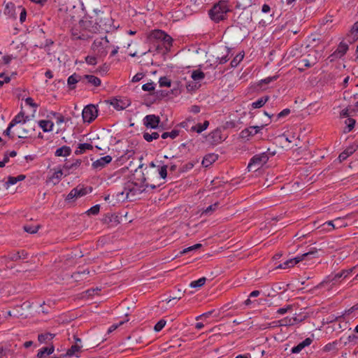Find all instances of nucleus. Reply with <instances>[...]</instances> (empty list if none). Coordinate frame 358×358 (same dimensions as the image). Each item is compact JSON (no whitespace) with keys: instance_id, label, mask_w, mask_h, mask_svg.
<instances>
[{"instance_id":"1","label":"nucleus","mask_w":358,"mask_h":358,"mask_svg":"<svg viewBox=\"0 0 358 358\" xmlns=\"http://www.w3.org/2000/svg\"><path fill=\"white\" fill-rule=\"evenodd\" d=\"M229 6L227 1L221 0L215 3L209 10L208 14L212 20L219 22L227 17V14L230 12Z\"/></svg>"},{"instance_id":"2","label":"nucleus","mask_w":358,"mask_h":358,"mask_svg":"<svg viewBox=\"0 0 358 358\" xmlns=\"http://www.w3.org/2000/svg\"><path fill=\"white\" fill-rule=\"evenodd\" d=\"M149 187L148 183H145V178H143L141 182L137 181L134 182H129L127 183L124 190L126 191L127 197L129 198V196H134L136 195L140 194L142 192H145L146 188ZM151 189H155L157 185H150Z\"/></svg>"},{"instance_id":"3","label":"nucleus","mask_w":358,"mask_h":358,"mask_svg":"<svg viewBox=\"0 0 358 358\" xmlns=\"http://www.w3.org/2000/svg\"><path fill=\"white\" fill-rule=\"evenodd\" d=\"M317 253V251L316 250H310L309 252H307L301 255V256H297L293 259H290L285 261L282 264H280L278 266H276V268L286 269V268L293 267L295 264L303 261L306 257H315V255Z\"/></svg>"},{"instance_id":"4","label":"nucleus","mask_w":358,"mask_h":358,"mask_svg":"<svg viewBox=\"0 0 358 358\" xmlns=\"http://www.w3.org/2000/svg\"><path fill=\"white\" fill-rule=\"evenodd\" d=\"M107 43V40L103 41V39L95 40L93 42L92 45V50L97 57H104L106 56L108 54V45H106Z\"/></svg>"},{"instance_id":"5","label":"nucleus","mask_w":358,"mask_h":358,"mask_svg":"<svg viewBox=\"0 0 358 358\" xmlns=\"http://www.w3.org/2000/svg\"><path fill=\"white\" fill-rule=\"evenodd\" d=\"M268 160V156L266 152H262L258 155H254L248 166V168L250 170L252 168H255V171L259 169Z\"/></svg>"},{"instance_id":"6","label":"nucleus","mask_w":358,"mask_h":358,"mask_svg":"<svg viewBox=\"0 0 358 358\" xmlns=\"http://www.w3.org/2000/svg\"><path fill=\"white\" fill-rule=\"evenodd\" d=\"M82 115L85 122L90 123L96 118L98 110L94 105L90 104L84 108Z\"/></svg>"},{"instance_id":"7","label":"nucleus","mask_w":358,"mask_h":358,"mask_svg":"<svg viewBox=\"0 0 358 358\" xmlns=\"http://www.w3.org/2000/svg\"><path fill=\"white\" fill-rule=\"evenodd\" d=\"M35 127V124H31L29 122L25 124L19 126L17 128V137L20 138L31 137L34 134Z\"/></svg>"},{"instance_id":"8","label":"nucleus","mask_w":358,"mask_h":358,"mask_svg":"<svg viewBox=\"0 0 358 358\" xmlns=\"http://www.w3.org/2000/svg\"><path fill=\"white\" fill-rule=\"evenodd\" d=\"M160 118L155 115H148L143 118V124L147 128L157 129L159 127Z\"/></svg>"},{"instance_id":"9","label":"nucleus","mask_w":358,"mask_h":358,"mask_svg":"<svg viewBox=\"0 0 358 358\" xmlns=\"http://www.w3.org/2000/svg\"><path fill=\"white\" fill-rule=\"evenodd\" d=\"M30 117L28 115H25L24 111L22 110L10 122V127H13L16 124L22 126L29 122Z\"/></svg>"},{"instance_id":"10","label":"nucleus","mask_w":358,"mask_h":358,"mask_svg":"<svg viewBox=\"0 0 358 358\" xmlns=\"http://www.w3.org/2000/svg\"><path fill=\"white\" fill-rule=\"evenodd\" d=\"M111 161L112 157L110 155H106L94 162L92 164V166L94 169L100 171L102 169H103L107 164H110Z\"/></svg>"},{"instance_id":"11","label":"nucleus","mask_w":358,"mask_h":358,"mask_svg":"<svg viewBox=\"0 0 358 358\" xmlns=\"http://www.w3.org/2000/svg\"><path fill=\"white\" fill-rule=\"evenodd\" d=\"M348 50V45L345 42H341L338 45L336 50L334 52V53L331 55V57L334 59L341 58L343 56L345 55Z\"/></svg>"},{"instance_id":"12","label":"nucleus","mask_w":358,"mask_h":358,"mask_svg":"<svg viewBox=\"0 0 358 358\" xmlns=\"http://www.w3.org/2000/svg\"><path fill=\"white\" fill-rule=\"evenodd\" d=\"M263 127H264L263 126H261V127L252 126V127H250L248 128H246V129H243L241 132V134H240L241 137L243 138H248L250 136H252L257 134V133H259V131Z\"/></svg>"},{"instance_id":"13","label":"nucleus","mask_w":358,"mask_h":358,"mask_svg":"<svg viewBox=\"0 0 358 358\" xmlns=\"http://www.w3.org/2000/svg\"><path fill=\"white\" fill-rule=\"evenodd\" d=\"M355 268V267H352L349 269L342 270L341 272H339V273L335 274L334 276H332V278L331 279H329V280L331 282H333V283L334 284L341 278H343V279L346 278L350 274H351L353 272ZM331 278V276H329V278Z\"/></svg>"},{"instance_id":"14","label":"nucleus","mask_w":358,"mask_h":358,"mask_svg":"<svg viewBox=\"0 0 358 358\" xmlns=\"http://www.w3.org/2000/svg\"><path fill=\"white\" fill-rule=\"evenodd\" d=\"M218 159V155L214 153H210L206 155L201 162V164L207 168L209 167L213 163H214Z\"/></svg>"},{"instance_id":"15","label":"nucleus","mask_w":358,"mask_h":358,"mask_svg":"<svg viewBox=\"0 0 358 358\" xmlns=\"http://www.w3.org/2000/svg\"><path fill=\"white\" fill-rule=\"evenodd\" d=\"M25 175L20 174L16 177L14 176H8V180L5 183V187L8 189L10 185L16 184L17 182L22 181L25 179Z\"/></svg>"},{"instance_id":"16","label":"nucleus","mask_w":358,"mask_h":358,"mask_svg":"<svg viewBox=\"0 0 358 358\" xmlns=\"http://www.w3.org/2000/svg\"><path fill=\"white\" fill-rule=\"evenodd\" d=\"M81 79H83V78L80 75L76 73H73V75L70 76L67 80V83L69 86V88L71 90L75 89V85L77 83H78Z\"/></svg>"},{"instance_id":"17","label":"nucleus","mask_w":358,"mask_h":358,"mask_svg":"<svg viewBox=\"0 0 358 358\" xmlns=\"http://www.w3.org/2000/svg\"><path fill=\"white\" fill-rule=\"evenodd\" d=\"M83 80H86L88 83L94 87H99L101 83L100 78L93 75H85L83 77Z\"/></svg>"},{"instance_id":"18","label":"nucleus","mask_w":358,"mask_h":358,"mask_svg":"<svg viewBox=\"0 0 358 358\" xmlns=\"http://www.w3.org/2000/svg\"><path fill=\"white\" fill-rule=\"evenodd\" d=\"M38 126L44 132H49L52 130L54 124L52 121L42 120L38 122Z\"/></svg>"},{"instance_id":"19","label":"nucleus","mask_w":358,"mask_h":358,"mask_svg":"<svg viewBox=\"0 0 358 358\" xmlns=\"http://www.w3.org/2000/svg\"><path fill=\"white\" fill-rule=\"evenodd\" d=\"M93 145L90 143H80L77 149L75 151L76 155H81L84 153L86 150H92Z\"/></svg>"},{"instance_id":"20","label":"nucleus","mask_w":358,"mask_h":358,"mask_svg":"<svg viewBox=\"0 0 358 358\" xmlns=\"http://www.w3.org/2000/svg\"><path fill=\"white\" fill-rule=\"evenodd\" d=\"M166 33L160 29H155L151 31L150 34V38L152 39H155L159 41H162L163 38H164V36Z\"/></svg>"},{"instance_id":"21","label":"nucleus","mask_w":358,"mask_h":358,"mask_svg":"<svg viewBox=\"0 0 358 358\" xmlns=\"http://www.w3.org/2000/svg\"><path fill=\"white\" fill-rule=\"evenodd\" d=\"M71 150L69 147L64 145L62 148L57 149L55 155L57 157H66L70 155Z\"/></svg>"},{"instance_id":"22","label":"nucleus","mask_w":358,"mask_h":358,"mask_svg":"<svg viewBox=\"0 0 358 358\" xmlns=\"http://www.w3.org/2000/svg\"><path fill=\"white\" fill-rule=\"evenodd\" d=\"M298 322V319L294 317H285L279 321L280 326H292Z\"/></svg>"},{"instance_id":"23","label":"nucleus","mask_w":358,"mask_h":358,"mask_svg":"<svg viewBox=\"0 0 358 358\" xmlns=\"http://www.w3.org/2000/svg\"><path fill=\"white\" fill-rule=\"evenodd\" d=\"M269 100L268 96H264L261 98H259L256 101H254L252 103V108H262L265 105V103Z\"/></svg>"},{"instance_id":"24","label":"nucleus","mask_w":358,"mask_h":358,"mask_svg":"<svg viewBox=\"0 0 358 358\" xmlns=\"http://www.w3.org/2000/svg\"><path fill=\"white\" fill-rule=\"evenodd\" d=\"M53 352H54V347L53 346L45 347V348H41L38 351V352L37 354V357L38 358H43L46 355H49L52 354Z\"/></svg>"},{"instance_id":"25","label":"nucleus","mask_w":358,"mask_h":358,"mask_svg":"<svg viewBox=\"0 0 358 358\" xmlns=\"http://www.w3.org/2000/svg\"><path fill=\"white\" fill-rule=\"evenodd\" d=\"M355 150L353 148H348L342 152L339 156L338 159L340 162L345 160L349 156H350Z\"/></svg>"},{"instance_id":"26","label":"nucleus","mask_w":358,"mask_h":358,"mask_svg":"<svg viewBox=\"0 0 358 358\" xmlns=\"http://www.w3.org/2000/svg\"><path fill=\"white\" fill-rule=\"evenodd\" d=\"M55 335L50 333H45L39 334L38 336V340L40 343H47L48 341H51L54 338Z\"/></svg>"},{"instance_id":"27","label":"nucleus","mask_w":358,"mask_h":358,"mask_svg":"<svg viewBox=\"0 0 358 358\" xmlns=\"http://www.w3.org/2000/svg\"><path fill=\"white\" fill-rule=\"evenodd\" d=\"M143 136L146 141L151 142L153 140L159 138V134L157 132H152L151 134L148 132H144Z\"/></svg>"},{"instance_id":"28","label":"nucleus","mask_w":358,"mask_h":358,"mask_svg":"<svg viewBox=\"0 0 358 358\" xmlns=\"http://www.w3.org/2000/svg\"><path fill=\"white\" fill-rule=\"evenodd\" d=\"M206 282V278L205 277H202L197 280L191 282L189 286L192 288H200L205 285Z\"/></svg>"},{"instance_id":"29","label":"nucleus","mask_w":358,"mask_h":358,"mask_svg":"<svg viewBox=\"0 0 358 358\" xmlns=\"http://www.w3.org/2000/svg\"><path fill=\"white\" fill-rule=\"evenodd\" d=\"M191 77L195 81H200L205 78V74L200 70H195L192 71Z\"/></svg>"},{"instance_id":"30","label":"nucleus","mask_w":358,"mask_h":358,"mask_svg":"<svg viewBox=\"0 0 358 358\" xmlns=\"http://www.w3.org/2000/svg\"><path fill=\"white\" fill-rule=\"evenodd\" d=\"M162 45L166 50H169L172 46L173 38L167 34H165L164 38L162 41Z\"/></svg>"},{"instance_id":"31","label":"nucleus","mask_w":358,"mask_h":358,"mask_svg":"<svg viewBox=\"0 0 358 358\" xmlns=\"http://www.w3.org/2000/svg\"><path fill=\"white\" fill-rule=\"evenodd\" d=\"M179 135V131L177 129H173L171 131L164 132L162 134V138L166 139L167 138H171L172 139L176 138Z\"/></svg>"},{"instance_id":"32","label":"nucleus","mask_w":358,"mask_h":358,"mask_svg":"<svg viewBox=\"0 0 358 358\" xmlns=\"http://www.w3.org/2000/svg\"><path fill=\"white\" fill-rule=\"evenodd\" d=\"M209 136L213 139V142H219L221 140V131L218 129L213 131Z\"/></svg>"},{"instance_id":"33","label":"nucleus","mask_w":358,"mask_h":358,"mask_svg":"<svg viewBox=\"0 0 358 358\" xmlns=\"http://www.w3.org/2000/svg\"><path fill=\"white\" fill-rule=\"evenodd\" d=\"M81 348V345H73L71 348L67 350L66 355L71 357L76 355L77 352H80Z\"/></svg>"},{"instance_id":"34","label":"nucleus","mask_w":358,"mask_h":358,"mask_svg":"<svg viewBox=\"0 0 358 358\" xmlns=\"http://www.w3.org/2000/svg\"><path fill=\"white\" fill-rule=\"evenodd\" d=\"M356 121L352 118H348L345 123L346 124V128L345 129V132H350L352 131L355 127Z\"/></svg>"},{"instance_id":"35","label":"nucleus","mask_w":358,"mask_h":358,"mask_svg":"<svg viewBox=\"0 0 358 358\" xmlns=\"http://www.w3.org/2000/svg\"><path fill=\"white\" fill-rule=\"evenodd\" d=\"M72 190L73 192V194H75L76 199L85 196L87 193L86 189L83 187H77L76 188H73Z\"/></svg>"},{"instance_id":"36","label":"nucleus","mask_w":358,"mask_h":358,"mask_svg":"<svg viewBox=\"0 0 358 358\" xmlns=\"http://www.w3.org/2000/svg\"><path fill=\"white\" fill-rule=\"evenodd\" d=\"M39 228H40L39 225L27 224L23 227L24 230L26 232L29 233V234H36L38 231Z\"/></svg>"},{"instance_id":"37","label":"nucleus","mask_w":358,"mask_h":358,"mask_svg":"<svg viewBox=\"0 0 358 358\" xmlns=\"http://www.w3.org/2000/svg\"><path fill=\"white\" fill-rule=\"evenodd\" d=\"M335 221L334 220H331V221H327L326 222H324L322 225V229L323 230H326V231H331L334 229H336V226H335Z\"/></svg>"},{"instance_id":"38","label":"nucleus","mask_w":358,"mask_h":358,"mask_svg":"<svg viewBox=\"0 0 358 358\" xmlns=\"http://www.w3.org/2000/svg\"><path fill=\"white\" fill-rule=\"evenodd\" d=\"M26 255H27V254L25 255H24V251H22V255H20V252H17L8 255V258L12 261H17L21 258H23V259L26 258V257H25Z\"/></svg>"},{"instance_id":"39","label":"nucleus","mask_w":358,"mask_h":358,"mask_svg":"<svg viewBox=\"0 0 358 358\" xmlns=\"http://www.w3.org/2000/svg\"><path fill=\"white\" fill-rule=\"evenodd\" d=\"M110 104L117 110H122L126 108V106L123 102L118 99H113L111 101Z\"/></svg>"},{"instance_id":"40","label":"nucleus","mask_w":358,"mask_h":358,"mask_svg":"<svg viewBox=\"0 0 358 358\" xmlns=\"http://www.w3.org/2000/svg\"><path fill=\"white\" fill-rule=\"evenodd\" d=\"M337 344H338L337 341H334L332 343H329L324 346L323 350L324 352H330V351L337 350V348H336Z\"/></svg>"},{"instance_id":"41","label":"nucleus","mask_w":358,"mask_h":358,"mask_svg":"<svg viewBox=\"0 0 358 358\" xmlns=\"http://www.w3.org/2000/svg\"><path fill=\"white\" fill-rule=\"evenodd\" d=\"M219 206V203L218 202H216L214 204H212L210 206H209L208 207H207L203 212V214H205V215H210L213 212H214L215 210L217 209Z\"/></svg>"},{"instance_id":"42","label":"nucleus","mask_w":358,"mask_h":358,"mask_svg":"<svg viewBox=\"0 0 358 358\" xmlns=\"http://www.w3.org/2000/svg\"><path fill=\"white\" fill-rule=\"evenodd\" d=\"M358 336L355 334L349 335L345 341H343V345H346L348 343H353L354 344H357L358 342Z\"/></svg>"},{"instance_id":"43","label":"nucleus","mask_w":358,"mask_h":358,"mask_svg":"<svg viewBox=\"0 0 358 358\" xmlns=\"http://www.w3.org/2000/svg\"><path fill=\"white\" fill-rule=\"evenodd\" d=\"M160 87H171V81L167 77H161L159 80Z\"/></svg>"},{"instance_id":"44","label":"nucleus","mask_w":358,"mask_h":358,"mask_svg":"<svg viewBox=\"0 0 358 358\" xmlns=\"http://www.w3.org/2000/svg\"><path fill=\"white\" fill-rule=\"evenodd\" d=\"M85 62L90 65H96L97 64V57L94 55H88L85 57Z\"/></svg>"},{"instance_id":"45","label":"nucleus","mask_w":358,"mask_h":358,"mask_svg":"<svg viewBox=\"0 0 358 358\" xmlns=\"http://www.w3.org/2000/svg\"><path fill=\"white\" fill-rule=\"evenodd\" d=\"M194 162H189L187 164H184L182 167H180V172H186L189 170H191L194 166Z\"/></svg>"},{"instance_id":"46","label":"nucleus","mask_w":358,"mask_h":358,"mask_svg":"<svg viewBox=\"0 0 358 358\" xmlns=\"http://www.w3.org/2000/svg\"><path fill=\"white\" fill-rule=\"evenodd\" d=\"M100 210V206L99 205H95L92 207H91L86 213L87 215H97L99 213Z\"/></svg>"},{"instance_id":"47","label":"nucleus","mask_w":358,"mask_h":358,"mask_svg":"<svg viewBox=\"0 0 358 358\" xmlns=\"http://www.w3.org/2000/svg\"><path fill=\"white\" fill-rule=\"evenodd\" d=\"M90 273V271L87 270H83V271H78L75 272L72 274V278L75 279L76 280L78 281L80 280V275H88Z\"/></svg>"},{"instance_id":"48","label":"nucleus","mask_w":358,"mask_h":358,"mask_svg":"<svg viewBox=\"0 0 358 358\" xmlns=\"http://www.w3.org/2000/svg\"><path fill=\"white\" fill-rule=\"evenodd\" d=\"M166 322L164 320H160L154 327L155 331H160L165 326Z\"/></svg>"},{"instance_id":"49","label":"nucleus","mask_w":358,"mask_h":358,"mask_svg":"<svg viewBox=\"0 0 358 358\" xmlns=\"http://www.w3.org/2000/svg\"><path fill=\"white\" fill-rule=\"evenodd\" d=\"M353 112L352 106L348 107L347 108L343 110L341 112V117H347L350 115V114Z\"/></svg>"},{"instance_id":"50","label":"nucleus","mask_w":358,"mask_h":358,"mask_svg":"<svg viewBox=\"0 0 358 358\" xmlns=\"http://www.w3.org/2000/svg\"><path fill=\"white\" fill-rule=\"evenodd\" d=\"M167 166L164 165L160 167L159 169V174L160 177L163 179H165L167 176Z\"/></svg>"},{"instance_id":"51","label":"nucleus","mask_w":358,"mask_h":358,"mask_svg":"<svg viewBox=\"0 0 358 358\" xmlns=\"http://www.w3.org/2000/svg\"><path fill=\"white\" fill-rule=\"evenodd\" d=\"M334 221H335V224H336L335 225L336 229L341 228V227H345L347 225V224L344 222V220L341 217H338V218L335 219Z\"/></svg>"},{"instance_id":"52","label":"nucleus","mask_w":358,"mask_h":358,"mask_svg":"<svg viewBox=\"0 0 358 358\" xmlns=\"http://www.w3.org/2000/svg\"><path fill=\"white\" fill-rule=\"evenodd\" d=\"M200 247H201V244L200 243H197V244H195L192 246H190V247H188L185 249H184L182 252H181V254H185L189 251H192V250H196L197 248H199Z\"/></svg>"},{"instance_id":"53","label":"nucleus","mask_w":358,"mask_h":358,"mask_svg":"<svg viewBox=\"0 0 358 358\" xmlns=\"http://www.w3.org/2000/svg\"><path fill=\"white\" fill-rule=\"evenodd\" d=\"M142 89L143 90L148 92L152 91L155 90L154 84L153 83H145L142 86Z\"/></svg>"},{"instance_id":"54","label":"nucleus","mask_w":358,"mask_h":358,"mask_svg":"<svg viewBox=\"0 0 358 358\" xmlns=\"http://www.w3.org/2000/svg\"><path fill=\"white\" fill-rule=\"evenodd\" d=\"M52 115L56 117V122L57 124H59L64 122V117L62 115L55 112H54Z\"/></svg>"},{"instance_id":"55","label":"nucleus","mask_w":358,"mask_h":358,"mask_svg":"<svg viewBox=\"0 0 358 358\" xmlns=\"http://www.w3.org/2000/svg\"><path fill=\"white\" fill-rule=\"evenodd\" d=\"M191 131H196V133H201L203 131H204L203 128L202 127V124L201 123H199L191 128Z\"/></svg>"},{"instance_id":"56","label":"nucleus","mask_w":358,"mask_h":358,"mask_svg":"<svg viewBox=\"0 0 358 358\" xmlns=\"http://www.w3.org/2000/svg\"><path fill=\"white\" fill-rule=\"evenodd\" d=\"M290 109L285 108L282 110L280 113H279L277 115L278 119H280L282 117L287 116L290 113Z\"/></svg>"},{"instance_id":"57","label":"nucleus","mask_w":358,"mask_h":358,"mask_svg":"<svg viewBox=\"0 0 358 358\" xmlns=\"http://www.w3.org/2000/svg\"><path fill=\"white\" fill-rule=\"evenodd\" d=\"M124 322H125V321H121L117 324H113L108 329V333L110 334V333L113 332V331L117 329L120 326L122 325Z\"/></svg>"},{"instance_id":"58","label":"nucleus","mask_w":358,"mask_h":358,"mask_svg":"<svg viewBox=\"0 0 358 358\" xmlns=\"http://www.w3.org/2000/svg\"><path fill=\"white\" fill-rule=\"evenodd\" d=\"M25 103L27 105H29L33 108H36L38 107V105L34 103V99L31 97H28L25 99Z\"/></svg>"},{"instance_id":"59","label":"nucleus","mask_w":358,"mask_h":358,"mask_svg":"<svg viewBox=\"0 0 358 358\" xmlns=\"http://www.w3.org/2000/svg\"><path fill=\"white\" fill-rule=\"evenodd\" d=\"M243 56L241 57H238V56H236L234 58V59L231 62V66L232 67H236L237 65L240 63V62L242 60Z\"/></svg>"},{"instance_id":"60","label":"nucleus","mask_w":358,"mask_h":358,"mask_svg":"<svg viewBox=\"0 0 358 358\" xmlns=\"http://www.w3.org/2000/svg\"><path fill=\"white\" fill-rule=\"evenodd\" d=\"M143 77V74L141 73H136L131 79L133 83H137L140 81Z\"/></svg>"},{"instance_id":"61","label":"nucleus","mask_w":358,"mask_h":358,"mask_svg":"<svg viewBox=\"0 0 358 358\" xmlns=\"http://www.w3.org/2000/svg\"><path fill=\"white\" fill-rule=\"evenodd\" d=\"M26 16H27V11H26L25 8H23L21 9V12H20V21L22 23L25 21Z\"/></svg>"},{"instance_id":"62","label":"nucleus","mask_w":358,"mask_h":358,"mask_svg":"<svg viewBox=\"0 0 358 358\" xmlns=\"http://www.w3.org/2000/svg\"><path fill=\"white\" fill-rule=\"evenodd\" d=\"M303 349V346H301V343H299L296 346H294L292 349V353H299Z\"/></svg>"},{"instance_id":"63","label":"nucleus","mask_w":358,"mask_h":358,"mask_svg":"<svg viewBox=\"0 0 358 358\" xmlns=\"http://www.w3.org/2000/svg\"><path fill=\"white\" fill-rule=\"evenodd\" d=\"M76 199L75 194H73V190H71L68 195L66 196V201H72Z\"/></svg>"},{"instance_id":"64","label":"nucleus","mask_w":358,"mask_h":358,"mask_svg":"<svg viewBox=\"0 0 358 358\" xmlns=\"http://www.w3.org/2000/svg\"><path fill=\"white\" fill-rule=\"evenodd\" d=\"M313 342V340L310 338H306L304 341L301 342V346L304 348L306 346L310 345Z\"/></svg>"}]
</instances>
